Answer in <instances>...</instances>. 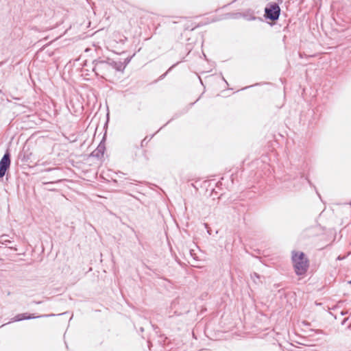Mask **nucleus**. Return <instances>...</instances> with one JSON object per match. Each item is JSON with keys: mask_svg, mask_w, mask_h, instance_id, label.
I'll use <instances>...</instances> for the list:
<instances>
[{"mask_svg": "<svg viewBox=\"0 0 351 351\" xmlns=\"http://www.w3.org/2000/svg\"><path fill=\"white\" fill-rule=\"evenodd\" d=\"M11 159L9 150H6L0 160V178H3L10 167Z\"/></svg>", "mask_w": 351, "mask_h": 351, "instance_id": "obj_3", "label": "nucleus"}, {"mask_svg": "<svg viewBox=\"0 0 351 351\" xmlns=\"http://www.w3.org/2000/svg\"><path fill=\"white\" fill-rule=\"evenodd\" d=\"M8 237V235H2L1 237L0 243L2 244H7V243H10V241L7 239Z\"/></svg>", "mask_w": 351, "mask_h": 351, "instance_id": "obj_7", "label": "nucleus"}, {"mask_svg": "<svg viewBox=\"0 0 351 351\" xmlns=\"http://www.w3.org/2000/svg\"><path fill=\"white\" fill-rule=\"evenodd\" d=\"M53 182H45V187H47L49 186V185H51Z\"/></svg>", "mask_w": 351, "mask_h": 351, "instance_id": "obj_10", "label": "nucleus"}, {"mask_svg": "<svg viewBox=\"0 0 351 351\" xmlns=\"http://www.w3.org/2000/svg\"><path fill=\"white\" fill-rule=\"evenodd\" d=\"M292 261L297 275L302 276L307 271L309 262L303 252H293Z\"/></svg>", "mask_w": 351, "mask_h": 351, "instance_id": "obj_2", "label": "nucleus"}, {"mask_svg": "<svg viewBox=\"0 0 351 351\" xmlns=\"http://www.w3.org/2000/svg\"><path fill=\"white\" fill-rule=\"evenodd\" d=\"M280 9L276 3L271 4L269 8H266L265 12L267 18L271 21H276L278 19Z\"/></svg>", "mask_w": 351, "mask_h": 351, "instance_id": "obj_5", "label": "nucleus"}, {"mask_svg": "<svg viewBox=\"0 0 351 351\" xmlns=\"http://www.w3.org/2000/svg\"><path fill=\"white\" fill-rule=\"evenodd\" d=\"M117 64L113 62L112 63L106 62L103 61L98 62L95 64L93 70L95 73L99 75V73H101V76L104 77V75H106L108 71L111 68H114Z\"/></svg>", "mask_w": 351, "mask_h": 351, "instance_id": "obj_4", "label": "nucleus"}, {"mask_svg": "<svg viewBox=\"0 0 351 351\" xmlns=\"http://www.w3.org/2000/svg\"><path fill=\"white\" fill-rule=\"evenodd\" d=\"M45 190H49V191H52L53 189H51V186H47V187H45Z\"/></svg>", "mask_w": 351, "mask_h": 351, "instance_id": "obj_11", "label": "nucleus"}, {"mask_svg": "<svg viewBox=\"0 0 351 351\" xmlns=\"http://www.w3.org/2000/svg\"><path fill=\"white\" fill-rule=\"evenodd\" d=\"M41 247H42V252H44V246L43 244H42Z\"/></svg>", "mask_w": 351, "mask_h": 351, "instance_id": "obj_12", "label": "nucleus"}, {"mask_svg": "<svg viewBox=\"0 0 351 351\" xmlns=\"http://www.w3.org/2000/svg\"><path fill=\"white\" fill-rule=\"evenodd\" d=\"M254 275H255L257 278H258V276L257 275V274H254Z\"/></svg>", "mask_w": 351, "mask_h": 351, "instance_id": "obj_13", "label": "nucleus"}, {"mask_svg": "<svg viewBox=\"0 0 351 351\" xmlns=\"http://www.w3.org/2000/svg\"><path fill=\"white\" fill-rule=\"evenodd\" d=\"M42 142H43V141H42V140H41V139H38V140H37V141H36V145H40V147H41V145H42Z\"/></svg>", "mask_w": 351, "mask_h": 351, "instance_id": "obj_9", "label": "nucleus"}, {"mask_svg": "<svg viewBox=\"0 0 351 351\" xmlns=\"http://www.w3.org/2000/svg\"><path fill=\"white\" fill-rule=\"evenodd\" d=\"M41 51H42V48H40V49L39 51H38L37 53H36V56H35L36 60H34V62H36L38 60Z\"/></svg>", "mask_w": 351, "mask_h": 351, "instance_id": "obj_8", "label": "nucleus"}, {"mask_svg": "<svg viewBox=\"0 0 351 351\" xmlns=\"http://www.w3.org/2000/svg\"><path fill=\"white\" fill-rule=\"evenodd\" d=\"M41 316H36L34 314H29L27 313H20L15 315L13 318H12L11 322H20L25 319H31L34 318L40 317Z\"/></svg>", "mask_w": 351, "mask_h": 351, "instance_id": "obj_6", "label": "nucleus"}, {"mask_svg": "<svg viewBox=\"0 0 351 351\" xmlns=\"http://www.w3.org/2000/svg\"><path fill=\"white\" fill-rule=\"evenodd\" d=\"M43 154L42 149H38V147H35L32 148V150L29 154L23 151L19 154V158L23 162H28L29 165L32 167L36 166H42L44 165L43 161Z\"/></svg>", "mask_w": 351, "mask_h": 351, "instance_id": "obj_1", "label": "nucleus"}]
</instances>
